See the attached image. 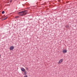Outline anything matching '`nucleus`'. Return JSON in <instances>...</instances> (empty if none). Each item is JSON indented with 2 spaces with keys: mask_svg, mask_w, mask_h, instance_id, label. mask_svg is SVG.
Masks as SVG:
<instances>
[{
  "mask_svg": "<svg viewBox=\"0 0 77 77\" xmlns=\"http://www.w3.org/2000/svg\"><path fill=\"white\" fill-rule=\"evenodd\" d=\"M2 14H5V11H3L2 12Z\"/></svg>",
  "mask_w": 77,
  "mask_h": 77,
  "instance_id": "6e6552de",
  "label": "nucleus"
},
{
  "mask_svg": "<svg viewBox=\"0 0 77 77\" xmlns=\"http://www.w3.org/2000/svg\"><path fill=\"white\" fill-rule=\"evenodd\" d=\"M63 62V59H61L58 62L59 63H61V62Z\"/></svg>",
  "mask_w": 77,
  "mask_h": 77,
  "instance_id": "7ed1b4c3",
  "label": "nucleus"
},
{
  "mask_svg": "<svg viewBox=\"0 0 77 77\" xmlns=\"http://www.w3.org/2000/svg\"><path fill=\"white\" fill-rule=\"evenodd\" d=\"M26 69H28V68H26Z\"/></svg>",
  "mask_w": 77,
  "mask_h": 77,
  "instance_id": "4468645a",
  "label": "nucleus"
},
{
  "mask_svg": "<svg viewBox=\"0 0 77 77\" xmlns=\"http://www.w3.org/2000/svg\"><path fill=\"white\" fill-rule=\"evenodd\" d=\"M14 48V47L13 46H11L10 47V50H12Z\"/></svg>",
  "mask_w": 77,
  "mask_h": 77,
  "instance_id": "f03ea898",
  "label": "nucleus"
},
{
  "mask_svg": "<svg viewBox=\"0 0 77 77\" xmlns=\"http://www.w3.org/2000/svg\"><path fill=\"white\" fill-rule=\"evenodd\" d=\"M5 20V19H2V20Z\"/></svg>",
  "mask_w": 77,
  "mask_h": 77,
  "instance_id": "f8f14e48",
  "label": "nucleus"
},
{
  "mask_svg": "<svg viewBox=\"0 0 77 77\" xmlns=\"http://www.w3.org/2000/svg\"><path fill=\"white\" fill-rule=\"evenodd\" d=\"M24 77H28L27 76V75H25Z\"/></svg>",
  "mask_w": 77,
  "mask_h": 77,
  "instance_id": "1a4fd4ad",
  "label": "nucleus"
},
{
  "mask_svg": "<svg viewBox=\"0 0 77 77\" xmlns=\"http://www.w3.org/2000/svg\"><path fill=\"white\" fill-rule=\"evenodd\" d=\"M0 56H1V55H0Z\"/></svg>",
  "mask_w": 77,
  "mask_h": 77,
  "instance_id": "dca6fc26",
  "label": "nucleus"
},
{
  "mask_svg": "<svg viewBox=\"0 0 77 77\" xmlns=\"http://www.w3.org/2000/svg\"><path fill=\"white\" fill-rule=\"evenodd\" d=\"M7 18H8V17H7L5 18V20H6V19H7Z\"/></svg>",
  "mask_w": 77,
  "mask_h": 77,
  "instance_id": "9b49d317",
  "label": "nucleus"
},
{
  "mask_svg": "<svg viewBox=\"0 0 77 77\" xmlns=\"http://www.w3.org/2000/svg\"><path fill=\"white\" fill-rule=\"evenodd\" d=\"M18 16L16 17H15V18H18Z\"/></svg>",
  "mask_w": 77,
  "mask_h": 77,
  "instance_id": "9d476101",
  "label": "nucleus"
},
{
  "mask_svg": "<svg viewBox=\"0 0 77 77\" xmlns=\"http://www.w3.org/2000/svg\"><path fill=\"white\" fill-rule=\"evenodd\" d=\"M21 70L22 71H23V72H25V71H26L25 69L23 68H21Z\"/></svg>",
  "mask_w": 77,
  "mask_h": 77,
  "instance_id": "39448f33",
  "label": "nucleus"
},
{
  "mask_svg": "<svg viewBox=\"0 0 77 77\" xmlns=\"http://www.w3.org/2000/svg\"><path fill=\"white\" fill-rule=\"evenodd\" d=\"M27 9H30V8H27Z\"/></svg>",
  "mask_w": 77,
  "mask_h": 77,
  "instance_id": "2eb2a0df",
  "label": "nucleus"
},
{
  "mask_svg": "<svg viewBox=\"0 0 77 77\" xmlns=\"http://www.w3.org/2000/svg\"><path fill=\"white\" fill-rule=\"evenodd\" d=\"M12 2V0H10V2Z\"/></svg>",
  "mask_w": 77,
  "mask_h": 77,
  "instance_id": "ddd939ff",
  "label": "nucleus"
},
{
  "mask_svg": "<svg viewBox=\"0 0 77 77\" xmlns=\"http://www.w3.org/2000/svg\"><path fill=\"white\" fill-rule=\"evenodd\" d=\"M67 52V50H64L63 51V53H66Z\"/></svg>",
  "mask_w": 77,
  "mask_h": 77,
  "instance_id": "20e7f679",
  "label": "nucleus"
},
{
  "mask_svg": "<svg viewBox=\"0 0 77 77\" xmlns=\"http://www.w3.org/2000/svg\"><path fill=\"white\" fill-rule=\"evenodd\" d=\"M66 28H67V29H69V26H68V25H66Z\"/></svg>",
  "mask_w": 77,
  "mask_h": 77,
  "instance_id": "0eeeda50",
  "label": "nucleus"
},
{
  "mask_svg": "<svg viewBox=\"0 0 77 77\" xmlns=\"http://www.w3.org/2000/svg\"><path fill=\"white\" fill-rule=\"evenodd\" d=\"M26 74H27V72H24L23 75H26Z\"/></svg>",
  "mask_w": 77,
  "mask_h": 77,
  "instance_id": "423d86ee",
  "label": "nucleus"
},
{
  "mask_svg": "<svg viewBox=\"0 0 77 77\" xmlns=\"http://www.w3.org/2000/svg\"><path fill=\"white\" fill-rule=\"evenodd\" d=\"M27 10H25L21 12L18 13V14L20 16H22V15H24L27 14V12H27Z\"/></svg>",
  "mask_w": 77,
  "mask_h": 77,
  "instance_id": "f257e3e1",
  "label": "nucleus"
}]
</instances>
